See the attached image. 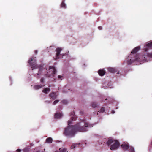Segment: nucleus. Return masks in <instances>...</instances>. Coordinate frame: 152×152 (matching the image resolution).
<instances>
[{
    "label": "nucleus",
    "instance_id": "28",
    "mask_svg": "<svg viewBox=\"0 0 152 152\" xmlns=\"http://www.w3.org/2000/svg\"><path fill=\"white\" fill-rule=\"evenodd\" d=\"M148 56L150 57H152V53H148Z\"/></svg>",
    "mask_w": 152,
    "mask_h": 152
},
{
    "label": "nucleus",
    "instance_id": "5",
    "mask_svg": "<svg viewBox=\"0 0 152 152\" xmlns=\"http://www.w3.org/2000/svg\"><path fill=\"white\" fill-rule=\"evenodd\" d=\"M49 69L53 72V77H54L55 75L56 74L57 72L55 68L53 66H49Z\"/></svg>",
    "mask_w": 152,
    "mask_h": 152
},
{
    "label": "nucleus",
    "instance_id": "24",
    "mask_svg": "<svg viewBox=\"0 0 152 152\" xmlns=\"http://www.w3.org/2000/svg\"><path fill=\"white\" fill-rule=\"evenodd\" d=\"M59 101V100H55L53 102V105H55L56 104H57V103H58Z\"/></svg>",
    "mask_w": 152,
    "mask_h": 152
},
{
    "label": "nucleus",
    "instance_id": "23",
    "mask_svg": "<svg viewBox=\"0 0 152 152\" xmlns=\"http://www.w3.org/2000/svg\"><path fill=\"white\" fill-rule=\"evenodd\" d=\"M129 150L130 152H134V149L132 147H130L129 149Z\"/></svg>",
    "mask_w": 152,
    "mask_h": 152
},
{
    "label": "nucleus",
    "instance_id": "7",
    "mask_svg": "<svg viewBox=\"0 0 152 152\" xmlns=\"http://www.w3.org/2000/svg\"><path fill=\"white\" fill-rule=\"evenodd\" d=\"M70 116H71V119L72 121H75L76 120L77 117L75 115V112L73 111L72 112L70 113Z\"/></svg>",
    "mask_w": 152,
    "mask_h": 152
},
{
    "label": "nucleus",
    "instance_id": "25",
    "mask_svg": "<svg viewBox=\"0 0 152 152\" xmlns=\"http://www.w3.org/2000/svg\"><path fill=\"white\" fill-rule=\"evenodd\" d=\"M62 102L64 104H67L68 103L67 101L66 100H63L62 101Z\"/></svg>",
    "mask_w": 152,
    "mask_h": 152
},
{
    "label": "nucleus",
    "instance_id": "22",
    "mask_svg": "<svg viewBox=\"0 0 152 152\" xmlns=\"http://www.w3.org/2000/svg\"><path fill=\"white\" fill-rule=\"evenodd\" d=\"M146 46L148 47H152V42H150L147 44L146 45Z\"/></svg>",
    "mask_w": 152,
    "mask_h": 152
},
{
    "label": "nucleus",
    "instance_id": "35",
    "mask_svg": "<svg viewBox=\"0 0 152 152\" xmlns=\"http://www.w3.org/2000/svg\"><path fill=\"white\" fill-rule=\"evenodd\" d=\"M34 52H35V54H37V50H35L34 51Z\"/></svg>",
    "mask_w": 152,
    "mask_h": 152
},
{
    "label": "nucleus",
    "instance_id": "13",
    "mask_svg": "<svg viewBox=\"0 0 152 152\" xmlns=\"http://www.w3.org/2000/svg\"><path fill=\"white\" fill-rule=\"evenodd\" d=\"M62 49L61 48H58L56 49V56L57 58L59 55L60 52L62 50Z\"/></svg>",
    "mask_w": 152,
    "mask_h": 152
},
{
    "label": "nucleus",
    "instance_id": "36",
    "mask_svg": "<svg viewBox=\"0 0 152 152\" xmlns=\"http://www.w3.org/2000/svg\"><path fill=\"white\" fill-rule=\"evenodd\" d=\"M111 113H115V111L113 110H112V111H111Z\"/></svg>",
    "mask_w": 152,
    "mask_h": 152
},
{
    "label": "nucleus",
    "instance_id": "32",
    "mask_svg": "<svg viewBox=\"0 0 152 152\" xmlns=\"http://www.w3.org/2000/svg\"><path fill=\"white\" fill-rule=\"evenodd\" d=\"M21 151V150L19 149H18L16 150V152H20Z\"/></svg>",
    "mask_w": 152,
    "mask_h": 152
},
{
    "label": "nucleus",
    "instance_id": "6",
    "mask_svg": "<svg viewBox=\"0 0 152 152\" xmlns=\"http://www.w3.org/2000/svg\"><path fill=\"white\" fill-rule=\"evenodd\" d=\"M131 58V59H130L127 61V63L128 64H131L132 63L134 62L135 61H136L138 58V57L137 56H136L135 57H134V58H133L132 57Z\"/></svg>",
    "mask_w": 152,
    "mask_h": 152
},
{
    "label": "nucleus",
    "instance_id": "20",
    "mask_svg": "<svg viewBox=\"0 0 152 152\" xmlns=\"http://www.w3.org/2000/svg\"><path fill=\"white\" fill-rule=\"evenodd\" d=\"M79 144H80L79 143V144H77V143H76V144H73L71 146V148H75L76 146L77 145H79Z\"/></svg>",
    "mask_w": 152,
    "mask_h": 152
},
{
    "label": "nucleus",
    "instance_id": "31",
    "mask_svg": "<svg viewBox=\"0 0 152 152\" xmlns=\"http://www.w3.org/2000/svg\"><path fill=\"white\" fill-rule=\"evenodd\" d=\"M58 79H59V80H60V79H61L62 78V76L60 75H59L58 76Z\"/></svg>",
    "mask_w": 152,
    "mask_h": 152
},
{
    "label": "nucleus",
    "instance_id": "21",
    "mask_svg": "<svg viewBox=\"0 0 152 152\" xmlns=\"http://www.w3.org/2000/svg\"><path fill=\"white\" fill-rule=\"evenodd\" d=\"M60 152H66L67 149L66 148H64L62 150H61V148L59 149Z\"/></svg>",
    "mask_w": 152,
    "mask_h": 152
},
{
    "label": "nucleus",
    "instance_id": "17",
    "mask_svg": "<svg viewBox=\"0 0 152 152\" xmlns=\"http://www.w3.org/2000/svg\"><path fill=\"white\" fill-rule=\"evenodd\" d=\"M65 1L63 0L61 5V7H63L64 8H66V4L64 3Z\"/></svg>",
    "mask_w": 152,
    "mask_h": 152
},
{
    "label": "nucleus",
    "instance_id": "3",
    "mask_svg": "<svg viewBox=\"0 0 152 152\" xmlns=\"http://www.w3.org/2000/svg\"><path fill=\"white\" fill-rule=\"evenodd\" d=\"M35 58L36 57L30 58L28 61V63L31 66L32 70L34 69L37 68L38 67L36 63Z\"/></svg>",
    "mask_w": 152,
    "mask_h": 152
},
{
    "label": "nucleus",
    "instance_id": "29",
    "mask_svg": "<svg viewBox=\"0 0 152 152\" xmlns=\"http://www.w3.org/2000/svg\"><path fill=\"white\" fill-rule=\"evenodd\" d=\"M44 79L43 78H42L40 79V82L41 83H43L44 82Z\"/></svg>",
    "mask_w": 152,
    "mask_h": 152
},
{
    "label": "nucleus",
    "instance_id": "1",
    "mask_svg": "<svg viewBox=\"0 0 152 152\" xmlns=\"http://www.w3.org/2000/svg\"><path fill=\"white\" fill-rule=\"evenodd\" d=\"M88 124H85L83 126L80 123H79L74 126H68L64 129V134L69 137H73L75 133L77 132H84L87 131L86 127Z\"/></svg>",
    "mask_w": 152,
    "mask_h": 152
},
{
    "label": "nucleus",
    "instance_id": "30",
    "mask_svg": "<svg viewBox=\"0 0 152 152\" xmlns=\"http://www.w3.org/2000/svg\"><path fill=\"white\" fill-rule=\"evenodd\" d=\"M45 76L47 77H49L50 76V75H48V74H45Z\"/></svg>",
    "mask_w": 152,
    "mask_h": 152
},
{
    "label": "nucleus",
    "instance_id": "4",
    "mask_svg": "<svg viewBox=\"0 0 152 152\" xmlns=\"http://www.w3.org/2000/svg\"><path fill=\"white\" fill-rule=\"evenodd\" d=\"M140 49V47L139 46L136 47L134 48L131 52V54L130 55V57L132 56V55L134 56V57L137 56L138 58V56L136 54V53Z\"/></svg>",
    "mask_w": 152,
    "mask_h": 152
},
{
    "label": "nucleus",
    "instance_id": "39",
    "mask_svg": "<svg viewBox=\"0 0 152 152\" xmlns=\"http://www.w3.org/2000/svg\"><path fill=\"white\" fill-rule=\"evenodd\" d=\"M107 100V99H105V100Z\"/></svg>",
    "mask_w": 152,
    "mask_h": 152
},
{
    "label": "nucleus",
    "instance_id": "10",
    "mask_svg": "<svg viewBox=\"0 0 152 152\" xmlns=\"http://www.w3.org/2000/svg\"><path fill=\"white\" fill-rule=\"evenodd\" d=\"M105 73V71L103 69L99 70L98 71V74L101 76H103Z\"/></svg>",
    "mask_w": 152,
    "mask_h": 152
},
{
    "label": "nucleus",
    "instance_id": "16",
    "mask_svg": "<svg viewBox=\"0 0 152 152\" xmlns=\"http://www.w3.org/2000/svg\"><path fill=\"white\" fill-rule=\"evenodd\" d=\"M52 139L51 137H48L46 139V142L48 143H51L52 142Z\"/></svg>",
    "mask_w": 152,
    "mask_h": 152
},
{
    "label": "nucleus",
    "instance_id": "40",
    "mask_svg": "<svg viewBox=\"0 0 152 152\" xmlns=\"http://www.w3.org/2000/svg\"><path fill=\"white\" fill-rule=\"evenodd\" d=\"M55 152H58V151H56Z\"/></svg>",
    "mask_w": 152,
    "mask_h": 152
},
{
    "label": "nucleus",
    "instance_id": "12",
    "mask_svg": "<svg viewBox=\"0 0 152 152\" xmlns=\"http://www.w3.org/2000/svg\"><path fill=\"white\" fill-rule=\"evenodd\" d=\"M62 116V114L60 113H56L54 115V118H59Z\"/></svg>",
    "mask_w": 152,
    "mask_h": 152
},
{
    "label": "nucleus",
    "instance_id": "27",
    "mask_svg": "<svg viewBox=\"0 0 152 152\" xmlns=\"http://www.w3.org/2000/svg\"><path fill=\"white\" fill-rule=\"evenodd\" d=\"M72 123V121L71 120H69L68 121V125L69 126H70V125Z\"/></svg>",
    "mask_w": 152,
    "mask_h": 152
},
{
    "label": "nucleus",
    "instance_id": "9",
    "mask_svg": "<svg viewBox=\"0 0 152 152\" xmlns=\"http://www.w3.org/2000/svg\"><path fill=\"white\" fill-rule=\"evenodd\" d=\"M121 146L123 149L127 150L128 149L129 145L128 143H124L122 144Z\"/></svg>",
    "mask_w": 152,
    "mask_h": 152
},
{
    "label": "nucleus",
    "instance_id": "19",
    "mask_svg": "<svg viewBox=\"0 0 152 152\" xmlns=\"http://www.w3.org/2000/svg\"><path fill=\"white\" fill-rule=\"evenodd\" d=\"M104 110H105L104 108L103 107H102L100 109V110L99 111V112L102 113L104 111Z\"/></svg>",
    "mask_w": 152,
    "mask_h": 152
},
{
    "label": "nucleus",
    "instance_id": "26",
    "mask_svg": "<svg viewBox=\"0 0 152 152\" xmlns=\"http://www.w3.org/2000/svg\"><path fill=\"white\" fill-rule=\"evenodd\" d=\"M42 70V68H39V72H38V73L37 74V75H39V73H40L41 72Z\"/></svg>",
    "mask_w": 152,
    "mask_h": 152
},
{
    "label": "nucleus",
    "instance_id": "15",
    "mask_svg": "<svg viewBox=\"0 0 152 152\" xmlns=\"http://www.w3.org/2000/svg\"><path fill=\"white\" fill-rule=\"evenodd\" d=\"M108 69L109 72L111 73H114L115 71V68L111 67L108 68Z\"/></svg>",
    "mask_w": 152,
    "mask_h": 152
},
{
    "label": "nucleus",
    "instance_id": "14",
    "mask_svg": "<svg viewBox=\"0 0 152 152\" xmlns=\"http://www.w3.org/2000/svg\"><path fill=\"white\" fill-rule=\"evenodd\" d=\"M50 91V88H46L44 89L42 91L45 94H47L48 92Z\"/></svg>",
    "mask_w": 152,
    "mask_h": 152
},
{
    "label": "nucleus",
    "instance_id": "18",
    "mask_svg": "<svg viewBox=\"0 0 152 152\" xmlns=\"http://www.w3.org/2000/svg\"><path fill=\"white\" fill-rule=\"evenodd\" d=\"M91 106L95 108L97 107V104L95 102H93L91 103Z\"/></svg>",
    "mask_w": 152,
    "mask_h": 152
},
{
    "label": "nucleus",
    "instance_id": "11",
    "mask_svg": "<svg viewBox=\"0 0 152 152\" xmlns=\"http://www.w3.org/2000/svg\"><path fill=\"white\" fill-rule=\"evenodd\" d=\"M45 86L44 85H36L34 86V88L36 90H37L42 88Z\"/></svg>",
    "mask_w": 152,
    "mask_h": 152
},
{
    "label": "nucleus",
    "instance_id": "8",
    "mask_svg": "<svg viewBox=\"0 0 152 152\" xmlns=\"http://www.w3.org/2000/svg\"><path fill=\"white\" fill-rule=\"evenodd\" d=\"M49 96L53 100L56 99L57 96L53 92L51 93L50 94Z\"/></svg>",
    "mask_w": 152,
    "mask_h": 152
},
{
    "label": "nucleus",
    "instance_id": "34",
    "mask_svg": "<svg viewBox=\"0 0 152 152\" xmlns=\"http://www.w3.org/2000/svg\"><path fill=\"white\" fill-rule=\"evenodd\" d=\"M148 50V49L147 48H146L145 49V51H147Z\"/></svg>",
    "mask_w": 152,
    "mask_h": 152
},
{
    "label": "nucleus",
    "instance_id": "37",
    "mask_svg": "<svg viewBox=\"0 0 152 152\" xmlns=\"http://www.w3.org/2000/svg\"><path fill=\"white\" fill-rule=\"evenodd\" d=\"M24 152H28L27 151H26L25 150H24Z\"/></svg>",
    "mask_w": 152,
    "mask_h": 152
},
{
    "label": "nucleus",
    "instance_id": "33",
    "mask_svg": "<svg viewBox=\"0 0 152 152\" xmlns=\"http://www.w3.org/2000/svg\"><path fill=\"white\" fill-rule=\"evenodd\" d=\"M98 28L99 30H101L102 29V27L101 26H99L98 27Z\"/></svg>",
    "mask_w": 152,
    "mask_h": 152
},
{
    "label": "nucleus",
    "instance_id": "38",
    "mask_svg": "<svg viewBox=\"0 0 152 152\" xmlns=\"http://www.w3.org/2000/svg\"><path fill=\"white\" fill-rule=\"evenodd\" d=\"M37 79H38L39 78V77H38V76H37Z\"/></svg>",
    "mask_w": 152,
    "mask_h": 152
},
{
    "label": "nucleus",
    "instance_id": "2",
    "mask_svg": "<svg viewBox=\"0 0 152 152\" xmlns=\"http://www.w3.org/2000/svg\"><path fill=\"white\" fill-rule=\"evenodd\" d=\"M107 143L108 146H110V148L111 150L116 149L120 145L119 143L118 140H114L112 138H109Z\"/></svg>",
    "mask_w": 152,
    "mask_h": 152
}]
</instances>
